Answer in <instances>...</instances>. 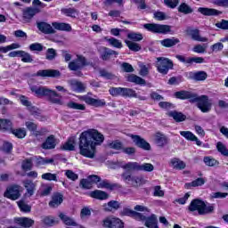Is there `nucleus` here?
<instances>
[{
  "label": "nucleus",
  "mask_w": 228,
  "mask_h": 228,
  "mask_svg": "<svg viewBox=\"0 0 228 228\" xmlns=\"http://www.w3.org/2000/svg\"><path fill=\"white\" fill-rule=\"evenodd\" d=\"M104 142V135L97 129H88L80 134L78 149L79 154L84 158L94 159L96 147Z\"/></svg>",
  "instance_id": "f257e3e1"
},
{
  "label": "nucleus",
  "mask_w": 228,
  "mask_h": 228,
  "mask_svg": "<svg viewBox=\"0 0 228 228\" xmlns=\"http://www.w3.org/2000/svg\"><path fill=\"white\" fill-rule=\"evenodd\" d=\"M30 90L35 94L36 97H47L50 102L53 104H63L61 102V94H58L53 89H49L45 86H32Z\"/></svg>",
  "instance_id": "f03ea898"
},
{
  "label": "nucleus",
  "mask_w": 228,
  "mask_h": 228,
  "mask_svg": "<svg viewBox=\"0 0 228 228\" xmlns=\"http://www.w3.org/2000/svg\"><path fill=\"white\" fill-rule=\"evenodd\" d=\"M189 211H198L199 215H209L215 211V207L213 205L208 206L204 201L196 199L191 202Z\"/></svg>",
  "instance_id": "7ed1b4c3"
},
{
  "label": "nucleus",
  "mask_w": 228,
  "mask_h": 228,
  "mask_svg": "<svg viewBox=\"0 0 228 228\" xmlns=\"http://www.w3.org/2000/svg\"><path fill=\"white\" fill-rule=\"evenodd\" d=\"M121 179L126 184H131L134 188H140L142 184H145L147 180L142 175H133L129 172H124L121 174Z\"/></svg>",
  "instance_id": "20e7f679"
},
{
  "label": "nucleus",
  "mask_w": 228,
  "mask_h": 228,
  "mask_svg": "<svg viewBox=\"0 0 228 228\" xmlns=\"http://www.w3.org/2000/svg\"><path fill=\"white\" fill-rule=\"evenodd\" d=\"M123 170H132L133 172H152L154 166L151 163L140 164L138 162H128L121 166Z\"/></svg>",
  "instance_id": "39448f33"
},
{
  "label": "nucleus",
  "mask_w": 228,
  "mask_h": 228,
  "mask_svg": "<svg viewBox=\"0 0 228 228\" xmlns=\"http://www.w3.org/2000/svg\"><path fill=\"white\" fill-rule=\"evenodd\" d=\"M195 102L202 113H209V111H211L212 103L208 95L199 96L197 94H195L194 98L192 99V103Z\"/></svg>",
  "instance_id": "423d86ee"
},
{
  "label": "nucleus",
  "mask_w": 228,
  "mask_h": 228,
  "mask_svg": "<svg viewBox=\"0 0 228 228\" xmlns=\"http://www.w3.org/2000/svg\"><path fill=\"white\" fill-rule=\"evenodd\" d=\"M144 29L150 31L151 33H157L159 35H168L172 33V26L170 25H161L158 23H146L143 25Z\"/></svg>",
  "instance_id": "0eeeda50"
},
{
  "label": "nucleus",
  "mask_w": 228,
  "mask_h": 228,
  "mask_svg": "<svg viewBox=\"0 0 228 228\" xmlns=\"http://www.w3.org/2000/svg\"><path fill=\"white\" fill-rule=\"evenodd\" d=\"M156 67L159 74L167 76V74H168V70H172V69H174V62L168 58L159 57L157 58Z\"/></svg>",
  "instance_id": "6e6552de"
},
{
  "label": "nucleus",
  "mask_w": 228,
  "mask_h": 228,
  "mask_svg": "<svg viewBox=\"0 0 228 228\" xmlns=\"http://www.w3.org/2000/svg\"><path fill=\"white\" fill-rule=\"evenodd\" d=\"M112 97H136V92L131 88L126 87H110L109 90Z\"/></svg>",
  "instance_id": "1a4fd4ad"
},
{
  "label": "nucleus",
  "mask_w": 228,
  "mask_h": 228,
  "mask_svg": "<svg viewBox=\"0 0 228 228\" xmlns=\"http://www.w3.org/2000/svg\"><path fill=\"white\" fill-rule=\"evenodd\" d=\"M20 187L19 185H10L6 188L4 192V197L5 199H10V200H18L20 198Z\"/></svg>",
  "instance_id": "9d476101"
},
{
  "label": "nucleus",
  "mask_w": 228,
  "mask_h": 228,
  "mask_svg": "<svg viewBox=\"0 0 228 228\" xmlns=\"http://www.w3.org/2000/svg\"><path fill=\"white\" fill-rule=\"evenodd\" d=\"M85 65H86V59L82 55H77V59L69 62L68 69L74 72H77V70H81Z\"/></svg>",
  "instance_id": "9b49d317"
},
{
  "label": "nucleus",
  "mask_w": 228,
  "mask_h": 228,
  "mask_svg": "<svg viewBox=\"0 0 228 228\" xmlns=\"http://www.w3.org/2000/svg\"><path fill=\"white\" fill-rule=\"evenodd\" d=\"M80 101H84L86 104L89 106H94L95 108H101L106 106V101L101 99L92 98L88 95H83L79 97Z\"/></svg>",
  "instance_id": "f8f14e48"
},
{
  "label": "nucleus",
  "mask_w": 228,
  "mask_h": 228,
  "mask_svg": "<svg viewBox=\"0 0 228 228\" xmlns=\"http://www.w3.org/2000/svg\"><path fill=\"white\" fill-rule=\"evenodd\" d=\"M98 53H100V58L103 60V61H108L111 56H115V58L118 56V52L110 49L106 46H101L98 49Z\"/></svg>",
  "instance_id": "ddd939ff"
},
{
  "label": "nucleus",
  "mask_w": 228,
  "mask_h": 228,
  "mask_svg": "<svg viewBox=\"0 0 228 228\" xmlns=\"http://www.w3.org/2000/svg\"><path fill=\"white\" fill-rule=\"evenodd\" d=\"M103 225L108 228H123L124 223L118 217L110 216L103 220Z\"/></svg>",
  "instance_id": "4468645a"
},
{
  "label": "nucleus",
  "mask_w": 228,
  "mask_h": 228,
  "mask_svg": "<svg viewBox=\"0 0 228 228\" xmlns=\"http://www.w3.org/2000/svg\"><path fill=\"white\" fill-rule=\"evenodd\" d=\"M121 216H132L135 220H145V216L131 208H124L120 212Z\"/></svg>",
  "instance_id": "2eb2a0df"
},
{
  "label": "nucleus",
  "mask_w": 228,
  "mask_h": 228,
  "mask_svg": "<svg viewBox=\"0 0 228 228\" xmlns=\"http://www.w3.org/2000/svg\"><path fill=\"white\" fill-rule=\"evenodd\" d=\"M22 184L27 191L26 195L28 197H33L37 191V183L33 180L26 179L22 181Z\"/></svg>",
  "instance_id": "dca6fc26"
},
{
  "label": "nucleus",
  "mask_w": 228,
  "mask_h": 228,
  "mask_svg": "<svg viewBox=\"0 0 228 228\" xmlns=\"http://www.w3.org/2000/svg\"><path fill=\"white\" fill-rule=\"evenodd\" d=\"M36 13H40V8L28 7L23 10L22 16L24 22H31Z\"/></svg>",
  "instance_id": "f3484780"
},
{
  "label": "nucleus",
  "mask_w": 228,
  "mask_h": 228,
  "mask_svg": "<svg viewBox=\"0 0 228 228\" xmlns=\"http://www.w3.org/2000/svg\"><path fill=\"white\" fill-rule=\"evenodd\" d=\"M61 75L58 69H42L36 74L38 77H60Z\"/></svg>",
  "instance_id": "a211bd4d"
},
{
  "label": "nucleus",
  "mask_w": 228,
  "mask_h": 228,
  "mask_svg": "<svg viewBox=\"0 0 228 228\" xmlns=\"http://www.w3.org/2000/svg\"><path fill=\"white\" fill-rule=\"evenodd\" d=\"M130 137L132 140H134L135 145L140 147V149H144V151H151V144L140 137V135L131 134Z\"/></svg>",
  "instance_id": "6ab92c4d"
},
{
  "label": "nucleus",
  "mask_w": 228,
  "mask_h": 228,
  "mask_svg": "<svg viewBox=\"0 0 228 228\" xmlns=\"http://www.w3.org/2000/svg\"><path fill=\"white\" fill-rule=\"evenodd\" d=\"M37 26L39 31H41V33H45V35H54V33H56V30H54L53 26L47 22H37Z\"/></svg>",
  "instance_id": "aec40b11"
},
{
  "label": "nucleus",
  "mask_w": 228,
  "mask_h": 228,
  "mask_svg": "<svg viewBox=\"0 0 228 228\" xmlns=\"http://www.w3.org/2000/svg\"><path fill=\"white\" fill-rule=\"evenodd\" d=\"M68 84L69 85L71 90H73V92H85V90H86V86H85V84H83L80 81H77V79H70L68 80Z\"/></svg>",
  "instance_id": "412c9836"
},
{
  "label": "nucleus",
  "mask_w": 228,
  "mask_h": 228,
  "mask_svg": "<svg viewBox=\"0 0 228 228\" xmlns=\"http://www.w3.org/2000/svg\"><path fill=\"white\" fill-rule=\"evenodd\" d=\"M154 141L158 147H165V145H168L170 139L165 134L158 132L155 134Z\"/></svg>",
  "instance_id": "4be33fe9"
},
{
  "label": "nucleus",
  "mask_w": 228,
  "mask_h": 228,
  "mask_svg": "<svg viewBox=\"0 0 228 228\" xmlns=\"http://www.w3.org/2000/svg\"><path fill=\"white\" fill-rule=\"evenodd\" d=\"M198 12L199 13H201V15H205L207 17L222 15L221 11H218L216 9L208 8V7H200L198 8Z\"/></svg>",
  "instance_id": "5701e85b"
},
{
  "label": "nucleus",
  "mask_w": 228,
  "mask_h": 228,
  "mask_svg": "<svg viewBox=\"0 0 228 228\" xmlns=\"http://www.w3.org/2000/svg\"><path fill=\"white\" fill-rule=\"evenodd\" d=\"M14 222H16L18 225L25 228L33 227V225H35V220L29 217H17L14 219Z\"/></svg>",
  "instance_id": "b1692460"
},
{
  "label": "nucleus",
  "mask_w": 228,
  "mask_h": 228,
  "mask_svg": "<svg viewBox=\"0 0 228 228\" xmlns=\"http://www.w3.org/2000/svg\"><path fill=\"white\" fill-rule=\"evenodd\" d=\"M176 99H181L183 101L188 99L190 102H193V98L195 97V93L190 91H179L175 93Z\"/></svg>",
  "instance_id": "393cba45"
},
{
  "label": "nucleus",
  "mask_w": 228,
  "mask_h": 228,
  "mask_svg": "<svg viewBox=\"0 0 228 228\" xmlns=\"http://www.w3.org/2000/svg\"><path fill=\"white\" fill-rule=\"evenodd\" d=\"M120 208V203L117 200H111L109 201L108 203H105L102 206L103 211L110 213L111 211H117V209Z\"/></svg>",
  "instance_id": "a878e982"
},
{
  "label": "nucleus",
  "mask_w": 228,
  "mask_h": 228,
  "mask_svg": "<svg viewBox=\"0 0 228 228\" xmlns=\"http://www.w3.org/2000/svg\"><path fill=\"white\" fill-rule=\"evenodd\" d=\"M189 36L196 42H208V37H201L200 29H191L188 32Z\"/></svg>",
  "instance_id": "bb28decb"
},
{
  "label": "nucleus",
  "mask_w": 228,
  "mask_h": 228,
  "mask_svg": "<svg viewBox=\"0 0 228 228\" xmlns=\"http://www.w3.org/2000/svg\"><path fill=\"white\" fill-rule=\"evenodd\" d=\"M52 26L57 31H72V27L69 23L54 21Z\"/></svg>",
  "instance_id": "cd10ccee"
},
{
  "label": "nucleus",
  "mask_w": 228,
  "mask_h": 228,
  "mask_svg": "<svg viewBox=\"0 0 228 228\" xmlns=\"http://www.w3.org/2000/svg\"><path fill=\"white\" fill-rule=\"evenodd\" d=\"M92 199H97L98 200H106L110 197L104 191L95 190L90 192Z\"/></svg>",
  "instance_id": "c85d7f7f"
},
{
  "label": "nucleus",
  "mask_w": 228,
  "mask_h": 228,
  "mask_svg": "<svg viewBox=\"0 0 228 228\" xmlns=\"http://www.w3.org/2000/svg\"><path fill=\"white\" fill-rule=\"evenodd\" d=\"M167 115L176 122H184V120H186V115L177 110H171L167 112Z\"/></svg>",
  "instance_id": "c756f323"
},
{
  "label": "nucleus",
  "mask_w": 228,
  "mask_h": 228,
  "mask_svg": "<svg viewBox=\"0 0 228 228\" xmlns=\"http://www.w3.org/2000/svg\"><path fill=\"white\" fill-rule=\"evenodd\" d=\"M61 202H63V195L57 192L53 195L52 200L49 202V206L50 208H58Z\"/></svg>",
  "instance_id": "7c9ffc66"
},
{
  "label": "nucleus",
  "mask_w": 228,
  "mask_h": 228,
  "mask_svg": "<svg viewBox=\"0 0 228 228\" xmlns=\"http://www.w3.org/2000/svg\"><path fill=\"white\" fill-rule=\"evenodd\" d=\"M54 147H56V138H54V135L48 136L42 144V148L46 150L54 149Z\"/></svg>",
  "instance_id": "2f4dec72"
},
{
  "label": "nucleus",
  "mask_w": 228,
  "mask_h": 228,
  "mask_svg": "<svg viewBox=\"0 0 228 228\" xmlns=\"http://www.w3.org/2000/svg\"><path fill=\"white\" fill-rule=\"evenodd\" d=\"M170 163L173 168H175L176 170H184V168H186V163L179 159L175 158L170 160Z\"/></svg>",
  "instance_id": "473e14b6"
},
{
  "label": "nucleus",
  "mask_w": 228,
  "mask_h": 228,
  "mask_svg": "<svg viewBox=\"0 0 228 228\" xmlns=\"http://www.w3.org/2000/svg\"><path fill=\"white\" fill-rule=\"evenodd\" d=\"M179 39L175 38V37H172V38H166L164 40L160 41L161 45H163V47H174V45H177V44H179Z\"/></svg>",
  "instance_id": "72a5a7b5"
},
{
  "label": "nucleus",
  "mask_w": 228,
  "mask_h": 228,
  "mask_svg": "<svg viewBox=\"0 0 228 228\" xmlns=\"http://www.w3.org/2000/svg\"><path fill=\"white\" fill-rule=\"evenodd\" d=\"M59 217L63 222V224H65V225H71L72 227H76V225H77V223H76L74 219L70 218L63 213H61Z\"/></svg>",
  "instance_id": "f704fd0d"
},
{
  "label": "nucleus",
  "mask_w": 228,
  "mask_h": 228,
  "mask_svg": "<svg viewBox=\"0 0 228 228\" xmlns=\"http://www.w3.org/2000/svg\"><path fill=\"white\" fill-rule=\"evenodd\" d=\"M104 40L109 43V45H111V47H116V49H122V42L115 37H104Z\"/></svg>",
  "instance_id": "c9c22d12"
},
{
  "label": "nucleus",
  "mask_w": 228,
  "mask_h": 228,
  "mask_svg": "<svg viewBox=\"0 0 228 228\" xmlns=\"http://www.w3.org/2000/svg\"><path fill=\"white\" fill-rule=\"evenodd\" d=\"M64 151H74L76 149V137H70L62 146Z\"/></svg>",
  "instance_id": "e433bc0d"
},
{
  "label": "nucleus",
  "mask_w": 228,
  "mask_h": 228,
  "mask_svg": "<svg viewBox=\"0 0 228 228\" xmlns=\"http://www.w3.org/2000/svg\"><path fill=\"white\" fill-rule=\"evenodd\" d=\"M125 44L127 45L128 49H130V51H134V53H138V51H142V46L138 43H134L133 41L126 39Z\"/></svg>",
  "instance_id": "4c0bfd02"
},
{
  "label": "nucleus",
  "mask_w": 228,
  "mask_h": 228,
  "mask_svg": "<svg viewBox=\"0 0 228 228\" xmlns=\"http://www.w3.org/2000/svg\"><path fill=\"white\" fill-rule=\"evenodd\" d=\"M25 126H26L27 129L28 131H30L31 133H34V134H36V136H38V134H40V132L37 131V129H38V126L37 125V123H35L33 121H27V122H25Z\"/></svg>",
  "instance_id": "58836bf2"
},
{
  "label": "nucleus",
  "mask_w": 228,
  "mask_h": 228,
  "mask_svg": "<svg viewBox=\"0 0 228 228\" xmlns=\"http://www.w3.org/2000/svg\"><path fill=\"white\" fill-rule=\"evenodd\" d=\"M127 81H129V83H134L135 85H145V79L134 74L129 75L127 77Z\"/></svg>",
  "instance_id": "ea45409f"
},
{
  "label": "nucleus",
  "mask_w": 228,
  "mask_h": 228,
  "mask_svg": "<svg viewBox=\"0 0 228 228\" xmlns=\"http://www.w3.org/2000/svg\"><path fill=\"white\" fill-rule=\"evenodd\" d=\"M178 12L180 13H183L184 15H188L190 13H193V9L188 5L186 3H183L178 7Z\"/></svg>",
  "instance_id": "a19ab883"
},
{
  "label": "nucleus",
  "mask_w": 228,
  "mask_h": 228,
  "mask_svg": "<svg viewBox=\"0 0 228 228\" xmlns=\"http://www.w3.org/2000/svg\"><path fill=\"white\" fill-rule=\"evenodd\" d=\"M203 184H206V180L204 178H198L191 183H185V188H197V186H203Z\"/></svg>",
  "instance_id": "79ce46f5"
},
{
  "label": "nucleus",
  "mask_w": 228,
  "mask_h": 228,
  "mask_svg": "<svg viewBox=\"0 0 228 228\" xmlns=\"http://www.w3.org/2000/svg\"><path fill=\"white\" fill-rule=\"evenodd\" d=\"M20 58H21L23 63H33V56L29 53L20 51Z\"/></svg>",
  "instance_id": "37998d69"
},
{
  "label": "nucleus",
  "mask_w": 228,
  "mask_h": 228,
  "mask_svg": "<svg viewBox=\"0 0 228 228\" xmlns=\"http://www.w3.org/2000/svg\"><path fill=\"white\" fill-rule=\"evenodd\" d=\"M67 106L71 110H79L80 111H85V110H86V106H85V104L77 103L75 102H68Z\"/></svg>",
  "instance_id": "c03bdc74"
},
{
  "label": "nucleus",
  "mask_w": 228,
  "mask_h": 228,
  "mask_svg": "<svg viewBox=\"0 0 228 228\" xmlns=\"http://www.w3.org/2000/svg\"><path fill=\"white\" fill-rule=\"evenodd\" d=\"M192 79L195 81H206L208 79V73L206 71H198L193 74Z\"/></svg>",
  "instance_id": "a18cd8bd"
},
{
  "label": "nucleus",
  "mask_w": 228,
  "mask_h": 228,
  "mask_svg": "<svg viewBox=\"0 0 228 228\" xmlns=\"http://www.w3.org/2000/svg\"><path fill=\"white\" fill-rule=\"evenodd\" d=\"M42 223L48 227H53V225H56V224H58V220L54 219L53 216H45L42 218Z\"/></svg>",
  "instance_id": "49530a36"
},
{
  "label": "nucleus",
  "mask_w": 228,
  "mask_h": 228,
  "mask_svg": "<svg viewBox=\"0 0 228 228\" xmlns=\"http://www.w3.org/2000/svg\"><path fill=\"white\" fill-rule=\"evenodd\" d=\"M41 179L44 181H54L58 183V175L53 173H45L41 175Z\"/></svg>",
  "instance_id": "de8ad7c7"
},
{
  "label": "nucleus",
  "mask_w": 228,
  "mask_h": 228,
  "mask_svg": "<svg viewBox=\"0 0 228 228\" xmlns=\"http://www.w3.org/2000/svg\"><path fill=\"white\" fill-rule=\"evenodd\" d=\"M21 168L24 172H28L33 168V158L25 159L21 164Z\"/></svg>",
  "instance_id": "09e8293b"
},
{
  "label": "nucleus",
  "mask_w": 228,
  "mask_h": 228,
  "mask_svg": "<svg viewBox=\"0 0 228 228\" xmlns=\"http://www.w3.org/2000/svg\"><path fill=\"white\" fill-rule=\"evenodd\" d=\"M12 129V121L8 119H0V131H8Z\"/></svg>",
  "instance_id": "8fccbe9b"
},
{
  "label": "nucleus",
  "mask_w": 228,
  "mask_h": 228,
  "mask_svg": "<svg viewBox=\"0 0 228 228\" xmlns=\"http://www.w3.org/2000/svg\"><path fill=\"white\" fill-rule=\"evenodd\" d=\"M127 38H129V40H133V42H140L143 40V36L140 33L130 32L127 34Z\"/></svg>",
  "instance_id": "3c124183"
},
{
  "label": "nucleus",
  "mask_w": 228,
  "mask_h": 228,
  "mask_svg": "<svg viewBox=\"0 0 228 228\" xmlns=\"http://www.w3.org/2000/svg\"><path fill=\"white\" fill-rule=\"evenodd\" d=\"M12 133L16 136V138L22 139L26 137V128L12 129Z\"/></svg>",
  "instance_id": "603ef678"
},
{
  "label": "nucleus",
  "mask_w": 228,
  "mask_h": 228,
  "mask_svg": "<svg viewBox=\"0 0 228 228\" xmlns=\"http://www.w3.org/2000/svg\"><path fill=\"white\" fill-rule=\"evenodd\" d=\"M139 67H140V71H139L140 76H142V77L149 76V69H151V64L145 65L140 62Z\"/></svg>",
  "instance_id": "864d4df0"
},
{
  "label": "nucleus",
  "mask_w": 228,
  "mask_h": 228,
  "mask_svg": "<svg viewBox=\"0 0 228 228\" xmlns=\"http://www.w3.org/2000/svg\"><path fill=\"white\" fill-rule=\"evenodd\" d=\"M62 12L64 13V15H67V17L74 18H76V16L79 13V12H77V10H76L75 8L63 9Z\"/></svg>",
  "instance_id": "5fc2aeb1"
},
{
  "label": "nucleus",
  "mask_w": 228,
  "mask_h": 228,
  "mask_svg": "<svg viewBox=\"0 0 228 228\" xmlns=\"http://www.w3.org/2000/svg\"><path fill=\"white\" fill-rule=\"evenodd\" d=\"M206 49H208V45H197L192 48V51L198 54H203L206 53Z\"/></svg>",
  "instance_id": "6e6d98bb"
},
{
  "label": "nucleus",
  "mask_w": 228,
  "mask_h": 228,
  "mask_svg": "<svg viewBox=\"0 0 228 228\" xmlns=\"http://www.w3.org/2000/svg\"><path fill=\"white\" fill-rule=\"evenodd\" d=\"M97 188H106L107 190H113V185H111V183H110L108 180H100V182H98L97 183Z\"/></svg>",
  "instance_id": "4d7b16f0"
},
{
  "label": "nucleus",
  "mask_w": 228,
  "mask_h": 228,
  "mask_svg": "<svg viewBox=\"0 0 228 228\" xmlns=\"http://www.w3.org/2000/svg\"><path fill=\"white\" fill-rule=\"evenodd\" d=\"M180 134H181V136H183V138H185V140H188L189 142H193V140L196 139L193 133H191L190 131H181Z\"/></svg>",
  "instance_id": "13d9d810"
},
{
  "label": "nucleus",
  "mask_w": 228,
  "mask_h": 228,
  "mask_svg": "<svg viewBox=\"0 0 228 228\" xmlns=\"http://www.w3.org/2000/svg\"><path fill=\"white\" fill-rule=\"evenodd\" d=\"M20 45L19 44H12L11 45H7L5 47H0V53H8V51H12V49H19Z\"/></svg>",
  "instance_id": "bf43d9fd"
},
{
  "label": "nucleus",
  "mask_w": 228,
  "mask_h": 228,
  "mask_svg": "<svg viewBox=\"0 0 228 228\" xmlns=\"http://www.w3.org/2000/svg\"><path fill=\"white\" fill-rule=\"evenodd\" d=\"M18 206L23 213H29L31 211V206L28 205L24 201H19Z\"/></svg>",
  "instance_id": "052dcab7"
},
{
  "label": "nucleus",
  "mask_w": 228,
  "mask_h": 228,
  "mask_svg": "<svg viewBox=\"0 0 228 228\" xmlns=\"http://www.w3.org/2000/svg\"><path fill=\"white\" fill-rule=\"evenodd\" d=\"M216 148L218 152H221L223 156H228V150L227 147L222 142H218L216 144Z\"/></svg>",
  "instance_id": "680f3d73"
},
{
  "label": "nucleus",
  "mask_w": 228,
  "mask_h": 228,
  "mask_svg": "<svg viewBox=\"0 0 228 228\" xmlns=\"http://www.w3.org/2000/svg\"><path fill=\"white\" fill-rule=\"evenodd\" d=\"M65 175L68 177L70 181H77L79 179V175L72 170H66Z\"/></svg>",
  "instance_id": "e2e57ef3"
},
{
  "label": "nucleus",
  "mask_w": 228,
  "mask_h": 228,
  "mask_svg": "<svg viewBox=\"0 0 228 228\" xmlns=\"http://www.w3.org/2000/svg\"><path fill=\"white\" fill-rule=\"evenodd\" d=\"M19 99L22 106H26L27 108H31V106H33V104L31 103V102H29V99L28 97L24 95H20Z\"/></svg>",
  "instance_id": "0e129e2a"
},
{
  "label": "nucleus",
  "mask_w": 228,
  "mask_h": 228,
  "mask_svg": "<svg viewBox=\"0 0 228 228\" xmlns=\"http://www.w3.org/2000/svg\"><path fill=\"white\" fill-rule=\"evenodd\" d=\"M80 186L84 190H90L92 188V183L90 182V180L88 178L87 179H82L80 181Z\"/></svg>",
  "instance_id": "69168bd1"
},
{
  "label": "nucleus",
  "mask_w": 228,
  "mask_h": 228,
  "mask_svg": "<svg viewBox=\"0 0 228 228\" xmlns=\"http://www.w3.org/2000/svg\"><path fill=\"white\" fill-rule=\"evenodd\" d=\"M56 58V50L53 48H49L46 51V60H49L50 61L54 60Z\"/></svg>",
  "instance_id": "338daca9"
},
{
  "label": "nucleus",
  "mask_w": 228,
  "mask_h": 228,
  "mask_svg": "<svg viewBox=\"0 0 228 228\" xmlns=\"http://www.w3.org/2000/svg\"><path fill=\"white\" fill-rule=\"evenodd\" d=\"M153 17L156 20H167V14L163 12H155Z\"/></svg>",
  "instance_id": "774afa93"
}]
</instances>
